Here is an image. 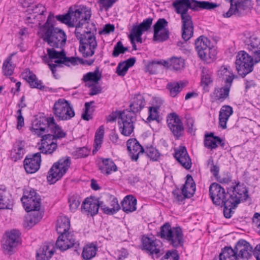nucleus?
I'll return each instance as SVG.
<instances>
[{
  "label": "nucleus",
  "mask_w": 260,
  "mask_h": 260,
  "mask_svg": "<svg viewBox=\"0 0 260 260\" xmlns=\"http://www.w3.org/2000/svg\"><path fill=\"white\" fill-rule=\"evenodd\" d=\"M30 130L39 137L42 136L39 149L45 154H52L57 148V144L54 141L66 136V133L55 122L53 117L36 118L32 122Z\"/></svg>",
  "instance_id": "nucleus-1"
},
{
  "label": "nucleus",
  "mask_w": 260,
  "mask_h": 260,
  "mask_svg": "<svg viewBox=\"0 0 260 260\" xmlns=\"http://www.w3.org/2000/svg\"><path fill=\"white\" fill-rule=\"evenodd\" d=\"M177 14H180L182 21V37L184 41L189 40L193 34L192 18L188 13L189 9L194 11L200 9L212 10L218 6L216 3L197 0H175L172 3Z\"/></svg>",
  "instance_id": "nucleus-2"
},
{
  "label": "nucleus",
  "mask_w": 260,
  "mask_h": 260,
  "mask_svg": "<svg viewBox=\"0 0 260 260\" xmlns=\"http://www.w3.org/2000/svg\"><path fill=\"white\" fill-rule=\"evenodd\" d=\"M70 220L68 217L61 216L59 217L56 224V231L59 236L55 243L57 248L63 251L73 248L75 252L79 254L80 243L77 240L73 232H69Z\"/></svg>",
  "instance_id": "nucleus-3"
},
{
  "label": "nucleus",
  "mask_w": 260,
  "mask_h": 260,
  "mask_svg": "<svg viewBox=\"0 0 260 260\" xmlns=\"http://www.w3.org/2000/svg\"><path fill=\"white\" fill-rule=\"evenodd\" d=\"M91 16L90 8L86 6L70 7L68 12L55 16L57 20L67 24L69 27H81L88 22Z\"/></svg>",
  "instance_id": "nucleus-4"
},
{
  "label": "nucleus",
  "mask_w": 260,
  "mask_h": 260,
  "mask_svg": "<svg viewBox=\"0 0 260 260\" xmlns=\"http://www.w3.org/2000/svg\"><path fill=\"white\" fill-rule=\"evenodd\" d=\"M52 21H54V15L50 13L43 26L44 34L42 38L50 46L62 48L66 44V34L62 29L55 27Z\"/></svg>",
  "instance_id": "nucleus-5"
},
{
  "label": "nucleus",
  "mask_w": 260,
  "mask_h": 260,
  "mask_svg": "<svg viewBox=\"0 0 260 260\" xmlns=\"http://www.w3.org/2000/svg\"><path fill=\"white\" fill-rule=\"evenodd\" d=\"M209 195L213 203L220 207H223V215L226 218H230L234 213L232 210L230 192L216 182L212 183L209 189Z\"/></svg>",
  "instance_id": "nucleus-6"
},
{
  "label": "nucleus",
  "mask_w": 260,
  "mask_h": 260,
  "mask_svg": "<svg viewBox=\"0 0 260 260\" xmlns=\"http://www.w3.org/2000/svg\"><path fill=\"white\" fill-rule=\"evenodd\" d=\"M91 25L92 28H90L89 29L88 27H86L87 30H84L83 33L78 31L79 28H77L75 31V35L77 39L79 40V51L85 58L92 56L98 46L93 32L96 31V28L93 23H91Z\"/></svg>",
  "instance_id": "nucleus-7"
},
{
  "label": "nucleus",
  "mask_w": 260,
  "mask_h": 260,
  "mask_svg": "<svg viewBox=\"0 0 260 260\" xmlns=\"http://www.w3.org/2000/svg\"><path fill=\"white\" fill-rule=\"evenodd\" d=\"M156 236L166 240L170 245L177 248L182 247L184 244L182 229L180 226L172 228L169 222H166L160 228Z\"/></svg>",
  "instance_id": "nucleus-8"
},
{
  "label": "nucleus",
  "mask_w": 260,
  "mask_h": 260,
  "mask_svg": "<svg viewBox=\"0 0 260 260\" xmlns=\"http://www.w3.org/2000/svg\"><path fill=\"white\" fill-rule=\"evenodd\" d=\"M232 184L226 188V190L230 192L232 210L236 209L241 201H246L249 198L248 189L244 183H241L237 180Z\"/></svg>",
  "instance_id": "nucleus-9"
},
{
  "label": "nucleus",
  "mask_w": 260,
  "mask_h": 260,
  "mask_svg": "<svg viewBox=\"0 0 260 260\" xmlns=\"http://www.w3.org/2000/svg\"><path fill=\"white\" fill-rule=\"evenodd\" d=\"M71 165L70 157L67 156L54 162L48 171L47 179L50 184L56 183L67 173Z\"/></svg>",
  "instance_id": "nucleus-10"
},
{
  "label": "nucleus",
  "mask_w": 260,
  "mask_h": 260,
  "mask_svg": "<svg viewBox=\"0 0 260 260\" xmlns=\"http://www.w3.org/2000/svg\"><path fill=\"white\" fill-rule=\"evenodd\" d=\"M235 64L238 74L242 78L252 72L255 65L250 54L244 50L238 52Z\"/></svg>",
  "instance_id": "nucleus-11"
},
{
  "label": "nucleus",
  "mask_w": 260,
  "mask_h": 260,
  "mask_svg": "<svg viewBox=\"0 0 260 260\" xmlns=\"http://www.w3.org/2000/svg\"><path fill=\"white\" fill-rule=\"evenodd\" d=\"M230 3V7L227 12L223 14L225 18H229L233 15L238 17L246 15L253 7L252 0H225Z\"/></svg>",
  "instance_id": "nucleus-12"
},
{
  "label": "nucleus",
  "mask_w": 260,
  "mask_h": 260,
  "mask_svg": "<svg viewBox=\"0 0 260 260\" xmlns=\"http://www.w3.org/2000/svg\"><path fill=\"white\" fill-rule=\"evenodd\" d=\"M136 116V113L129 109L124 110L120 112L118 124L119 131L122 135L129 136L134 132Z\"/></svg>",
  "instance_id": "nucleus-13"
},
{
  "label": "nucleus",
  "mask_w": 260,
  "mask_h": 260,
  "mask_svg": "<svg viewBox=\"0 0 260 260\" xmlns=\"http://www.w3.org/2000/svg\"><path fill=\"white\" fill-rule=\"evenodd\" d=\"M53 112L59 120H68L75 116V112L70 103L64 99H60L54 104Z\"/></svg>",
  "instance_id": "nucleus-14"
},
{
  "label": "nucleus",
  "mask_w": 260,
  "mask_h": 260,
  "mask_svg": "<svg viewBox=\"0 0 260 260\" xmlns=\"http://www.w3.org/2000/svg\"><path fill=\"white\" fill-rule=\"evenodd\" d=\"M141 243L140 249L152 258H158L164 254V250L160 249L161 246L159 245L161 243L160 240L152 239L146 235H143L141 238Z\"/></svg>",
  "instance_id": "nucleus-15"
},
{
  "label": "nucleus",
  "mask_w": 260,
  "mask_h": 260,
  "mask_svg": "<svg viewBox=\"0 0 260 260\" xmlns=\"http://www.w3.org/2000/svg\"><path fill=\"white\" fill-rule=\"evenodd\" d=\"M210 41L205 37L201 36L194 42L195 48L199 56L202 59L213 58L215 55V50L210 47Z\"/></svg>",
  "instance_id": "nucleus-16"
},
{
  "label": "nucleus",
  "mask_w": 260,
  "mask_h": 260,
  "mask_svg": "<svg viewBox=\"0 0 260 260\" xmlns=\"http://www.w3.org/2000/svg\"><path fill=\"white\" fill-rule=\"evenodd\" d=\"M167 122L170 131L176 139H178L183 135L184 128L182 121L175 112L168 114Z\"/></svg>",
  "instance_id": "nucleus-17"
},
{
  "label": "nucleus",
  "mask_w": 260,
  "mask_h": 260,
  "mask_svg": "<svg viewBox=\"0 0 260 260\" xmlns=\"http://www.w3.org/2000/svg\"><path fill=\"white\" fill-rule=\"evenodd\" d=\"M233 81V77H229L224 81V86L222 87H215L214 91L210 95L211 102L214 103L216 101L223 102L229 96L230 89Z\"/></svg>",
  "instance_id": "nucleus-18"
},
{
  "label": "nucleus",
  "mask_w": 260,
  "mask_h": 260,
  "mask_svg": "<svg viewBox=\"0 0 260 260\" xmlns=\"http://www.w3.org/2000/svg\"><path fill=\"white\" fill-rule=\"evenodd\" d=\"M41 153L42 152L28 154L25 157L23 161V166L27 173H34L40 169L41 162Z\"/></svg>",
  "instance_id": "nucleus-19"
},
{
  "label": "nucleus",
  "mask_w": 260,
  "mask_h": 260,
  "mask_svg": "<svg viewBox=\"0 0 260 260\" xmlns=\"http://www.w3.org/2000/svg\"><path fill=\"white\" fill-rule=\"evenodd\" d=\"M6 239L3 243V248L8 252H13V249L20 242V232L13 229L6 232Z\"/></svg>",
  "instance_id": "nucleus-20"
},
{
  "label": "nucleus",
  "mask_w": 260,
  "mask_h": 260,
  "mask_svg": "<svg viewBox=\"0 0 260 260\" xmlns=\"http://www.w3.org/2000/svg\"><path fill=\"white\" fill-rule=\"evenodd\" d=\"M235 252H236L238 258L242 259H249L252 256L253 252L252 247L246 240L241 239L235 244L234 248Z\"/></svg>",
  "instance_id": "nucleus-21"
},
{
  "label": "nucleus",
  "mask_w": 260,
  "mask_h": 260,
  "mask_svg": "<svg viewBox=\"0 0 260 260\" xmlns=\"http://www.w3.org/2000/svg\"><path fill=\"white\" fill-rule=\"evenodd\" d=\"M127 149L131 159L137 161L139 155L145 152L144 148L136 138H131L126 142Z\"/></svg>",
  "instance_id": "nucleus-22"
},
{
  "label": "nucleus",
  "mask_w": 260,
  "mask_h": 260,
  "mask_svg": "<svg viewBox=\"0 0 260 260\" xmlns=\"http://www.w3.org/2000/svg\"><path fill=\"white\" fill-rule=\"evenodd\" d=\"M98 198L90 196L84 199L81 205V211L93 217L99 212Z\"/></svg>",
  "instance_id": "nucleus-23"
},
{
  "label": "nucleus",
  "mask_w": 260,
  "mask_h": 260,
  "mask_svg": "<svg viewBox=\"0 0 260 260\" xmlns=\"http://www.w3.org/2000/svg\"><path fill=\"white\" fill-rule=\"evenodd\" d=\"M174 156L180 164L186 169L188 170L191 168V160L185 146H180L175 149Z\"/></svg>",
  "instance_id": "nucleus-24"
},
{
  "label": "nucleus",
  "mask_w": 260,
  "mask_h": 260,
  "mask_svg": "<svg viewBox=\"0 0 260 260\" xmlns=\"http://www.w3.org/2000/svg\"><path fill=\"white\" fill-rule=\"evenodd\" d=\"M55 251L53 244L50 242H45L37 250V260H49Z\"/></svg>",
  "instance_id": "nucleus-25"
},
{
  "label": "nucleus",
  "mask_w": 260,
  "mask_h": 260,
  "mask_svg": "<svg viewBox=\"0 0 260 260\" xmlns=\"http://www.w3.org/2000/svg\"><path fill=\"white\" fill-rule=\"evenodd\" d=\"M204 146L211 150L215 149L218 146L224 148V141L218 136H214L213 133L205 134L204 138Z\"/></svg>",
  "instance_id": "nucleus-26"
},
{
  "label": "nucleus",
  "mask_w": 260,
  "mask_h": 260,
  "mask_svg": "<svg viewBox=\"0 0 260 260\" xmlns=\"http://www.w3.org/2000/svg\"><path fill=\"white\" fill-rule=\"evenodd\" d=\"M21 202L26 212L40 211L41 203L39 195Z\"/></svg>",
  "instance_id": "nucleus-27"
},
{
  "label": "nucleus",
  "mask_w": 260,
  "mask_h": 260,
  "mask_svg": "<svg viewBox=\"0 0 260 260\" xmlns=\"http://www.w3.org/2000/svg\"><path fill=\"white\" fill-rule=\"evenodd\" d=\"M137 199L132 195H127L125 196L121 202L122 210L129 213L136 210Z\"/></svg>",
  "instance_id": "nucleus-28"
},
{
  "label": "nucleus",
  "mask_w": 260,
  "mask_h": 260,
  "mask_svg": "<svg viewBox=\"0 0 260 260\" xmlns=\"http://www.w3.org/2000/svg\"><path fill=\"white\" fill-rule=\"evenodd\" d=\"M233 113V108L229 105H224L220 109L219 113V125L223 129L226 128L227 121Z\"/></svg>",
  "instance_id": "nucleus-29"
},
{
  "label": "nucleus",
  "mask_w": 260,
  "mask_h": 260,
  "mask_svg": "<svg viewBox=\"0 0 260 260\" xmlns=\"http://www.w3.org/2000/svg\"><path fill=\"white\" fill-rule=\"evenodd\" d=\"M146 105L144 96L141 94H136L132 99L129 105V110L135 113L140 112Z\"/></svg>",
  "instance_id": "nucleus-30"
},
{
  "label": "nucleus",
  "mask_w": 260,
  "mask_h": 260,
  "mask_svg": "<svg viewBox=\"0 0 260 260\" xmlns=\"http://www.w3.org/2000/svg\"><path fill=\"white\" fill-rule=\"evenodd\" d=\"M236 252L231 246H224L221 250L218 257H215L213 260H238Z\"/></svg>",
  "instance_id": "nucleus-31"
},
{
  "label": "nucleus",
  "mask_w": 260,
  "mask_h": 260,
  "mask_svg": "<svg viewBox=\"0 0 260 260\" xmlns=\"http://www.w3.org/2000/svg\"><path fill=\"white\" fill-rule=\"evenodd\" d=\"M43 213L40 211H34L31 213L25 216L23 223L24 226L30 229L40 221L43 217Z\"/></svg>",
  "instance_id": "nucleus-32"
},
{
  "label": "nucleus",
  "mask_w": 260,
  "mask_h": 260,
  "mask_svg": "<svg viewBox=\"0 0 260 260\" xmlns=\"http://www.w3.org/2000/svg\"><path fill=\"white\" fill-rule=\"evenodd\" d=\"M13 204L12 196L6 188H0V209H10Z\"/></svg>",
  "instance_id": "nucleus-33"
},
{
  "label": "nucleus",
  "mask_w": 260,
  "mask_h": 260,
  "mask_svg": "<svg viewBox=\"0 0 260 260\" xmlns=\"http://www.w3.org/2000/svg\"><path fill=\"white\" fill-rule=\"evenodd\" d=\"M28 70L29 74L25 76V79L29 83L30 87L31 88H37L41 90H45V91H47V89H49V88L42 85V81L39 80L35 74L31 72L29 69Z\"/></svg>",
  "instance_id": "nucleus-34"
},
{
  "label": "nucleus",
  "mask_w": 260,
  "mask_h": 260,
  "mask_svg": "<svg viewBox=\"0 0 260 260\" xmlns=\"http://www.w3.org/2000/svg\"><path fill=\"white\" fill-rule=\"evenodd\" d=\"M99 170L103 174L108 175L112 172L117 170V167L111 158H103L102 165H99Z\"/></svg>",
  "instance_id": "nucleus-35"
},
{
  "label": "nucleus",
  "mask_w": 260,
  "mask_h": 260,
  "mask_svg": "<svg viewBox=\"0 0 260 260\" xmlns=\"http://www.w3.org/2000/svg\"><path fill=\"white\" fill-rule=\"evenodd\" d=\"M136 61L135 57H131L118 63L116 73L120 76H124L126 74L128 69L134 65Z\"/></svg>",
  "instance_id": "nucleus-36"
},
{
  "label": "nucleus",
  "mask_w": 260,
  "mask_h": 260,
  "mask_svg": "<svg viewBox=\"0 0 260 260\" xmlns=\"http://www.w3.org/2000/svg\"><path fill=\"white\" fill-rule=\"evenodd\" d=\"M167 64L166 61L162 59L150 61L145 67V71L150 74H155L157 73L160 68L165 67Z\"/></svg>",
  "instance_id": "nucleus-37"
},
{
  "label": "nucleus",
  "mask_w": 260,
  "mask_h": 260,
  "mask_svg": "<svg viewBox=\"0 0 260 260\" xmlns=\"http://www.w3.org/2000/svg\"><path fill=\"white\" fill-rule=\"evenodd\" d=\"M97 251L96 244L93 243L86 244L83 249L82 257L85 260H89L95 256Z\"/></svg>",
  "instance_id": "nucleus-38"
},
{
  "label": "nucleus",
  "mask_w": 260,
  "mask_h": 260,
  "mask_svg": "<svg viewBox=\"0 0 260 260\" xmlns=\"http://www.w3.org/2000/svg\"><path fill=\"white\" fill-rule=\"evenodd\" d=\"M24 147L25 142L22 140H17L14 144L12 152H14L15 154L13 157L15 161L22 158L25 153Z\"/></svg>",
  "instance_id": "nucleus-39"
},
{
  "label": "nucleus",
  "mask_w": 260,
  "mask_h": 260,
  "mask_svg": "<svg viewBox=\"0 0 260 260\" xmlns=\"http://www.w3.org/2000/svg\"><path fill=\"white\" fill-rule=\"evenodd\" d=\"M186 181L182 185L181 189L183 192H186L188 194L193 197L195 193L196 187V183L191 175L187 174L186 176Z\"/></svg>",
  "instance_id": "nucleus-40"
},
{
  "label": "nucleus",
  "mask_w": 260,
  "mask_h": 260,
  "mask_svg": "<svg viewBox=\"0 0 260 260\" xmlns=\"http://www.w3.org/2000/svg\"><path fill=\"white\" fill-rule=\"evenodd\" d=\"M16 54L13 52L9 55V56L4 61L3 64V72L5 76H11L13 74L15 65L12 62V57Z\"/></svg>",
  "instance_id": "nucleus-41"
},
{
  "label": "nucleus",
  "mask_w": 260,
  "mask_h": 260,
  "mask_svg": "<svg viewBox=\"0 0 260 260\" xmlns=\"http://www.w3.org/2000/svg\"><path fill=\"white\" fill-rule=\"evenodd\" d=\"M165 67L170 68L175 71H179L184 68V60L181 57H172L166 61Z\"/></svg>",
  "instance_id": "nucleus-42"
},
{
  "label": "nucleus",
  "mask_w": 260,
  "mask_h": 260,
  "mask_svg": "<svg viewBox=\"0 0 260 260\" xmlns=\"http://www.w3.org/2000/svg\"><path fill=\"white\" fill-rule=\"evenodd\" d=\"M212 73L208 68L203 67L202 69L201 85L203 86L204 90H206L208 85L212 83Z\"/></svg>",
  "instance_id": "nucleus-43"
},
{
  "label": "nucleus",
  "mask_w": 260,
  "mask_h": 260,
  "mask_svg": "<svg viewBox=\"0 0 260 260\" xmlns=\"http://www.w3.org/2000/svg\"><path fill=\"white\" fill-rule=\"evenodd\" d=\"M102 77V73L100 72L99 68L97 67L94 72H90L84 75L82 80L85 83L92 82L95 84H98Z\"/></svg>",
  "instance_id": "nucleus-44"
},
{
  "label": "nucleus",
  "mask_w": 260,
  "mask_h": 260,
  "mask_svg": "<svg viewBox=\"0 0 260 260\" xmlns=\"http://www.w3.org/2000/svg\"><path fill=\"white\" fill-rule=\"evenodd\" d=\"M104 135V127L101 125L96 131L95 134V139L93 144L94 148L92 150V154L94 155L101 148Z\"/></svg>",
  "instance_id": "nucleus-45"
},
{
  "label": "nucleus",
  "mask_w": 260,
  "mask_h": 260,
  "mask_svg": "<svg viewBox=\"0 0 260 260\" xmlns=\"http://www.w3.org/2000/svg\"><path fill=\"white\" fill-rule=\"evenodd\" d=\"M184 85L182 81L180 82H169L167 85V89L170 91L172 97H175L183 89Z\"/></svg>",
  "instance_id": "nucleus-46"
},
{
  "label": "nucleus",
  "mask_w": 260,
  "mask_h": 260,
  "mask_svg": "<svg viewBox=\"0 0 260 260\" xmlns=\"http://www.w3.org/2000/svg\"><path fill=\"white\" fill-rule=\"evenodd\" d=\"M94 103L93 101L85 103V109L81 116L83 120L88 121L92 119V114L94 111V106H92V104Z\"/></svg>",
  "instance_id": "nucleus-47"
},
{
  "label": "nucleus",
  "mask_w": 260,
  "mask_h": 260,
  "mask_svg": "<svg viewBox=\"0 0 260 260\" xmlns=\"http://www.w3.org/2000/svg\"><path fill=\"white\" fill-rule=\"evenodd\" d=\"M172 194L176 201L179 204H184L185 199H190L192 197L186 192H183L181 189H179L178 188L174 189L172 192Z\"/></svg>",
  "instance_id": "nucleus-48"
},
{
  "label": "nucleus",
  "mask_w": 260,
  "mask_h": 260,
  "mask_svg": "<svg viewBox=\"0 0 260 260\" xmlns=\"http://www.w3.org/2000/svg\"><path fill=\"white\" fill-rule=\"evenodd\" d=\"M247 47V49L248 52L254 49H257L260 48V38L255 35L251 36L246 44Z\"/></svg>",
  "instance_id": "nucleus-49"
},
{
  "label": "nucleus",
  "mask_w": 260,
  "mask_h": 260,
  "mask_svg": "<svg viewBox=\"0 0 260 260\" xmlns=\"http://www.w3.org/2000/svg\"><path fill=\"white\" fill-rule=\"evenodd\" d=\"M54 48L52 47V48L47 49V55L45 54L41 56L44 62L47 64L50 63V62L52 61L53 59L58 58V51L55 50Z\"/></svg>",
  "instance_id": "nucleus-50"
},
{
  "label": "nucleus",
  "mask_w": 260,
  "mask_h": 260,
  "mask_svg": "<svg viewBox=\"0 0 260 260\" xmlns=\"http://www.w3.org/2000/svg\"><path fill=\"white\" fill-rule=\"evenodd\" d=\"M68 200L71 211L75 212L81 203V198L77 194H73L69 197Z\"/></svg>",
  "instance_id": "nucleus-51"
},
{
  "label": "nucleus",
  "mask_w": 260,
  "mask_h": 260,
  "mask_svg": "<svg viewBox=\"0 0 260 260\" xmlns=\"http://www.w3.org/2000/svg\"><path fill=\"white\" fill-rule=\"evenodd\" d=\"M147 156L153 161H157L160 156V153L158 150L153 146L147 147L145 150V152Z\"/></svg>",
  "instance_id": "nucleus-52"
},
{
  "label": "nucleus",
  "mask_w": 260,
  "mask_h": 260,
  "mask_svg": "<svg viewBox=\"0 0 260 260\" xmlns=\"http://www.w3.org/2000/svg\"><path fill=\"white\" fill-rule=\"evenodd\" d=\"M159 109V106H155L149 107L148 110V117L147 120L148 121L150 122L151 121L156 120L159 121V115L158 110Z\"/></svg>",
  "instance_id": "nucleus-53"
},
{
  "label": "nucleus",
  "mask_w": 260,
  "mask_h": 260,
  "mask_svg": "<svg viewBox=\"0 0 260 260\" xmlns=\"http://www.w3.org/2000/svg\"><path fill=\"white\" fill-rule=\"evenodd\" d=\"M170 32L168 29H164L161 32H158L156 35L154 32L153 40L158 42H162L167 40L169 38Z\"/></svg>",
  "instance_id": "nucleus-54"
},
{
  "label": "nucleus",
  "mask_w": 260,
  "mask_h": 260,
  "mask_svg": "<svg viewBox=\"0 0 260 260\" xmlns=\"http://www.w3.org/2000/svg\"><path fill=\"white\" fill-rule=\"evenodd\" d=\"M160 260H179L178 251L176 249L168 250Z\"/></svg>",
  "instance_id": "nucleus-55"
},
{
  "label": "nucleus",
  "mask_w": 260,
  "mask_h": 260,
  "mask_svg": "<svg viewBox=\"0 0 260 260\" xmlns=\"http://www.w3.org/2000/svg\"><path fill=\"white\" fill-rule=\"evenodd\" d=\"M168 23V21L165 18H159L153 25L154 32L156 35L158 32L167 29L166 27Z\"/></svg>",
  "instance_id": "nucleus-56"
},
{
  "label": "nucleus",
  "mask_w": 260,
  "mask_h": 260,
  "mask_svg": "<svg viewBox=\"0 0 260 260\" xmlns=\"http://www.w3.org/2000/svg\"><path fill=\"white\" fill-rule=\"evenodd\" d=\"M218 75L220 77L224 78L225 77V79H227L229 77H233V79L235 78V76L233 74V73L231 72L228 68L225 66H222L218 70Z\"/></svg>",
  "instance_id": "nucleus-57"
},
{
  "label": "nucleus",
  "mask_w": 260,
  "mask_h": 260,
  "mask_svg": "<svg viewBox=\"0 0 260 260\" xmlns=\"http://www.w3.org/2000/svg\"><path fill=\"white\" fill-rule=\"evenodd\" d=\"M30 8L29 10H31L32 12V13L35 15H42L44 14V13L46 11V9L45 7L40 4H38L37 5H33L31 6H29Z\"/></svg>",
  "instance_id": "nucleus-58"
},
{
  "label": "nucleus",
  "mask_w": 260,
  "mask_h": 260,
  "mask_svg": "<svg viewBox=\"0 0 260 260\" xmlns=\"http://www.w3.org/2000/svg\"><path fill=\"white\" fill-rule=\"evenodd\" d=\"M143 32V30H142L139 25H133L131 30V33L128 36V38L129 39H135V37L142 36Z\"/></svg>",
  "instance_id": "nucleus-59"
},
{
  "label": "nucleus",
  "mask_w": 260,
  "mask_h": 260,
  "mask_svg": "<svg viewBox=\"0 0 260 260\" xmlns=\"http://www.w3.org/2000/svg\"><path fill=\"white\" fill-rule=\"evenodd\" d=\"M62 47L61 49V50L60 51H58V58H62L63 60H66V61L68 62L69 63H71L73 66H75V64L76 63V58L75 57H67L66 56V53L64 50V49Z\"/></svg>",
  "instance_id": "nucleus-60"
},
{
  "label": "nucleus",
  "mask_w": 260,
  "mask_h": 260,
  "mask_svg": "<svg viewBox=\"0 0 260 260\" xmlns=\"http://www.w3.org/2000/svg\"><path fill=\"white\" fill-rule=\"evenodd\" d=\"M217 181L221 183H229L232 181V176L229 172H224L216 178Z\"/></svg>",
  "instance_id": "nucleus-61"
},
{
  "label": "nucleus",
  "mask_w": 260,
  "mask_h": 260,
  "mask_svg": "<svg viewBox=\"0 0 260 260\" xmlns=\"http://www.w3.org/2000/svg\"><path fill=\"white\" fill-rule=\"evenodd\" d=\"M153 18L151 17L147 18L144 19L143 22L140 23L139 25L143 30V31H147L151 27L152 24Z\"/></svg>",
  "instance_id": "nucleus-62"
},
{
  "label": "nucleus",
  "mask_w": 260,
  "mask_h": 260,
  "mask_svg": "<svg viewBox=\"0 0 260 260\" xmlns=\"http://www.w3.org/2000/svg\"><path fill=\"white\" fill-rule=\"evenodd\" d=\"M39 195L36 192V190L32 188H29V190H25L23 192V195L21 199V201H26L33 197Z\"/></svg>",
  "instance_id": "nucleus-63"
},
{
  "label": "nucleus",
  "mask_w": 260,
  "mask_h": 260,
  "mask_svg": "<svg viewBox=\"0 0 260 260\" xmlns=\"http://www.w3.org/2000/svg\"><path fill=\"white\" fill-rule=\"evenodd\" d=\"M248 53L251 55L255 64L260 62V48L249 51Z\"/></svg>",
  "instance_id": "nucleus-64"
}]
</instances>
